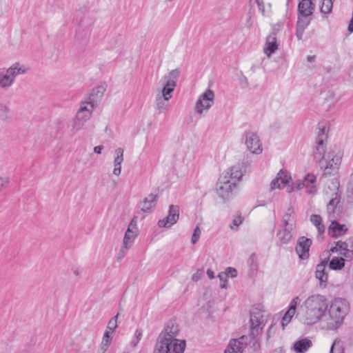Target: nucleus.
<instances>
[{
	"label": "nucleus",
	"mask_w": 353,
	"mask_h": 353,
	"mask_svg": "<svg viewBox=\"0 0 353 353\" xmlns=\"http://www.w3.org/2000/svg\"><path fill=\"white\" fill-rule=\"evenodd\" d=\"M327 312V327L334 330L343 324L350 312V304L346 299L342 298H334L329 303L325 295L313 294L301 305L296 316L301 323L311 326L321 321Z\"/></svg>",
	"instance_id": "obj_1"
},
{
	"label": "nucleus",
	"mask_w": 353,
	"mask_h": 353,
	"mask_svg": "<svg viewBox=\"0 0 353 353\" xmlns=\"http://www.w3.org/2000/svg\"><path fill=\"white\" fill-rule=\"evenodd\" d=\"M343 152L340 148L334 147L327 153L326 157L319 163L323 171V175L334 174L337 172L341 163Z\"/></svg>",
	"instance_id": "obj_2"
},
{
	"label": "nucleus",
	"mask_w": 353,
	"mask_h": 353,
	"mask_svg": "<svg viewBox=\"0 0 353 353\" xmlns=\"http://www.w3.org/2000/svg\"><path fill=\"white\" fill-rule=\"evenodd\" d=\"M28 68L19 63H15L8 68H1L0 88L3 89L10 88L19 74H26Z\"/></svg>",
	"instance_id": "obj_3"
},
{
	"label": "nucleus",
	"mask_w": 353,
	"mask_h": 353,
	"mask_svg": "<svg viewBox=\"0 0 353 353\" xmlns=\"http://www.w3.org/2000/svg\"><path fill=\"white\" fill-rule=\"evenodd\" d=\"M185 341L179 339H166L157 341L153 353H183Z\"/></svg>",
	"instance_id": "obj_4"
},
{
	"label": "nucleus",
	"mask_w": 353,
	"mask_h": 353,
	"mask_svg": "<svg viewBox=\"0 0 353 353\" xmlns=\"http://www.w3.org/2000/svg\"><path fill=\"white\" fill-rule=\"evenodd\" d=\"M340 243H347V241H338L334 242V245L330 249V252L336 253L338 255L341 256L340 257L334 256L330 261L329 268L333 270H341L345 268L346 265L353 263V260L351 257L347 256V254H344V251L341 250L339 248Z\"/></svg>",
	"instance_id": "obj_5"
},
{
	"label": "nucleus",
	"mask_w": 353,
	"mask_h": 353,
	"mask_svg": "<svg viewBox=\"0 0 353 353\" xmlns=\"http://www.w3.org/2000/svg\"><path fill=\"white\" fill-rule=\"evenodd\" d=\"M250 316V336L256 339L261 334L266 320L263 312L258 307H253Z\"/></svg>",
	"instance_id": "obj_6"
},
{
	"label": "nucleus",
	"mask_w": 353,
	"mask_h": 353,
	"mask_svg": "<svg viewBox=\"0 0 353 353\" xmlns=\"http://www.w3.org/2000/svg\"><path fill=\"white\" fill-rule=\"evenodd\" d=\"M94 109V108L93 106L90 104L88 105V103L84 101L81 103L80 108L77 111L72 125L74 132L80 130L85 123L90 119Z\"/></svg>",
	"instance_id": "obj_7"
},
{
	"label": "nucleus",
	"mask_w": 353,
	"mask_h": 353,
	"mask_svg": "<svg viewBox=\"0 0 353 353\" xmlns=\"http://www.w3.org/2000/svg\"><path fill=\"white\" fill-rule=\"evenodd\" d=\"M316 146L313 151V157L315 161L319 163L326 157L325 144L327 134L325 127H319L316 129Z\"/></svg>",
	"instance_id": "obj_8"
},
{
	"label": "nucleus",
	"mask_w": 353,
	"mask_h": 353,
	"mask_svg": "<svg viewBox=\"0 0 353 353\" xmlns=\"http://www.w3.org/2000/svg\"><path fill=\"white\" fill-rule=\"evenodd\" d=\"M228 175L221 174L216 183V193L219 197L224 201H228L232 198L233 191L236 185L232 181H230Z\"/></svg>",
	"instance_id": "obj_9"
},
{
	"label": "nucleus",
	"mask_w": 353,
	"mask_h": 353,
	"mask_svg": "<svg viewBox=\"0 0 353 353\" xmlns=\"http://www.w3.org/2000/svg\"><path fill=\"white\" fill-rule=\"evenodd\" d=\"M246 148L252 154H260L263 152V147L258 134L252 131H245L242 135Z\"/></svg>",
	"instance_id": "obj_10"
},
{
	"label": "nucleus",
	"mask_w": 353,
	"mask_h": 353,
	"mask_svg": "<svg viewBox=\"0 0 353 353\" xmlns=\"http://www.w3.org/2000/svg\"><path fill=\"white\" fill-rule=\"evenodd\" d=\"M180 70L174 69L171 70L168 74L163 77L165 83L161 90L160 97L170 100L172 98V93L176 85V81L179 76Z\"/></svg>",
	"instance_id": "obj_11"
},
{
	"label": "nucleus",
	"mask_w": 353,
	"mask_h": 353,
	"mask_svg": "<svg viewBox=\"0 0 353 353\" xmlns=\"http://www.w3.org/2000/svg\"><path fill=\"white\" fill-rule=\"evenodd\" d=\"M214 92L208 89L204 93L200 95L196 102L194 110L199 114H201L204 110H208L211 108L214 103Z\"/></svg>",
	"instance_id": "obj_12"
},
{
	"label": "nucleus",
	"mask_w": 353,
	"mask_h": 353,
	"mask_svg": "<svg viewBox=\"0 0 353 353\" xmlns=\"http://www.w3.org/2000/svg\"><path fill=\"white\" fill-rule=\"evenodd\" d=\"M314 10V5L311 0H301L298 4L299 21L311 22L312 15Z\"/></svg>",
	"instance_id": "obj_13"
},
{
	"label": "nucleus",
	"mask_w": 353,
	"mask_h": 353,
	"mask_svg": "<svg viewBox=\"0 0 353 353\" xmlns=\"http://www.w3.org/2000/svg\"><path fill=\"white\" fill-rule=\"evenodd\" d=\"M301 302V299L299 296H294L291 301L290 302L288 309L285 312L282 320H281V326L283 329L285 328V326H286L292 320V317L296 314H297L299 311H296L297 307L300 305ZM300 308L298 310H299ZM296 318H298L296 316Z\"/></svg>",
	"instance_id": "obj_14"
},
{
	"label": "nucleus",
	"mask_w": 353,
	"mask_h": 353,
	"mask_svg": "<svg viewBox=\"0 0 353 353\" xmlns=\"http://www.w3.org/2000/svg\"><path fill=\"white\" fill-rule=\"evenodd\" d=\"M248 338L242 336L239 339H231L224 353H243L247 347Z\"/></svg>",
	"instance_id": "obj_15"
},
{
	"label": "nucleus",
	"mask_w": 353,
	"mask_h": 353,
	"mask_svg": "<svg viewBox=\"0 0 353 353\" xmlns=\"http://www.w3.org/2000/svg\"><path fill=\"white\" fill-rule=\"evenodd\" d=\"M179 217V208L177 205H171L169 208L168 215L158 221L159 227L170 228L176 223Z\"/></svg>",
	"instance_id": "obj_16"
},
{
	"label": "nucleus",
	"mask_w": 353,
	"mask_h": 353,
	"mask_svg": "<svg viewBox=\"0 0 353 353\" xmlns=\"http://www.w3.org/2000/svg\"><path fill=\"white\" fill-rule=\"evenodd\" d=\"M316 176L314 174H307L303 181H299L296 183V188L301 190L305 188L307 193L314 194L316 192Z\"/></svg>",
	"instance_id": "obj_17"
},
{
	"label": "nucleus",
	"mask_w": 353,
	"mask_h": 353,
	"mask_svg": "<svg viewBox=\"0 0 353 353\" xmlns=\"http://www.w3.org/2000/svg\"><path fill=\"white\" fill-rule=\"evenodd\" d=\"M179 327L174 321H170L167 323L163 331L158 336L157 341L166 339H176L179 334Z\"/></svg>",
	"instance_id": "obj_18"
},
{
	"label": "nucleus",
	"mask_w": 353,
	"mask_h": 353,
	"mask_svg": "<svg viewBox=\"0 0 353 353\" xmlns=\"http://www.w3.org/2000/svg\"><path fill=\"white\" fill-rule=\"evenodd\" d=\"M245 173V169L243 164L238 163L232 166L227 171L223 172V175H228L230 181H232L237 185V183L241 180Z\"/></svg>",
	"instance_id": "obj_19"
},
{
	"label": "nucleus",
	"mask_w": 353,
	"mask_h": 353,
	"mask_svg": "<svg viewBox=\"0 0 353 353\" xmlns=\"http://www.w3.org/2000/svg\"><path fill=\"white\" fill-rule=\"evenodd\" d=\"M312 241L305 236L299 239L296 247V252L301 259H307L309 257L310 248Z\"/></svg>",
	"instance_id": "obj_20"
},
{
	"label": "nucleus",
	"mask_w": 353,
	"mask_h": 353,
	"mask_svg": "<svg viewBox=\"0 0 353 353\" xmlns=\"http://www.w3.org/2000/svg\"><path fill=\"white\" fill-rule=\"evenodd\" d=\"M291 179V176L286 171L280 170L275 179L270 183V190L283 188Z\"/></svg>",
	"instance_id": "obj_21"
},
{
	"label": "nucleus",
	"mask_w": 353,
	"mask_h": 353,
	"mask_svg": "<svg viewBox=\"0 0 353 353\" xmlns=\"http://www.w3.org/2000/svg\"><path fill=\"white\" fill-rule=\"evenodd\" d=\"M104 91L105 88L103 86H97L93 88L84 101L87 102L88 105L90 104L94 108L97 107L98 103L103 96Z\"/></svg>",
	"instance_id": "obj_22"
},
{
	"label": "nucleus",
	"mask_w": 353,
	"mask_h": 353,
	"mask_svg": "<svg viewBox=\"0 0 353 353\" xmlns=\"http://www.w3.org/2000/svg\"><path fill=\"white\" fill-rule=\"evenodd\" d=\"M327 259H325L316 267L315 277L320 281V285L325 287L328 280V274L326 272Z\"/></svg>",
	"instance_id": "obj_23"
},
{
	"label": "nucleus",
	"mask_w": 353,
	"mask_h": 353,
	"mask_svg": "<svg viewBox=\"0 0 353 353\" xmlns=\"http://www.w3.org/2000/svg\"><path fill=\"white\" fill-rule=\"evenodd\" d=\"M347 231V228L344 224H340L334 220H331L328 228V234L330 236L338 238L344 235Z\"/></svg>",
	"instance_id": "obj_24"
},
{
	"label": "nucleus",
	"mask_w": 353,
	"mask_h": 353,
	"mask_svg": "<svg viewBox=\"0 0 353 353\" xmlns=\"http://www.w3.org/2000/svg\"><path fill=\"white\" fill-rule=\"evenodd\" d=\"M157 201V194H149L146 198L144 199V200L140 204L141 211L147 213L150 212L154 208Z\"/></svg>",
	"instance_id": "obj_25"
},
{
	"label": "nucleus",
	"mask_w": 353,
	"mask_h": 353,
	"mask_svg": "<svg viewBox=\"0 0 353 353\" xmlns=\"http://www.w3.org/2000/svg\"><path fill=\"white\" fill-rule=\"evenodd\" d=\"M312 345V341L307 338H304L294 342L293 350L296 353H305Z\"/></svg>",
	"instance_id": "obj_26"
},
{
	"label": "nucleus",
	"mask_w": 353,
	"mask_h": 353,
	"mask_svg": "<svg viewBox=\"0 0 353 353\" xmlns=\"http://www.w3.org/2000/svg\"><path fill=\"white\" fill-rule=\"evenodd\" d=\"M266 47L264 48V52L268 57H270L272 54L275 52L278 49V45L276 43V38L275 34H272L267 37L266 39Z\"/></svg>",
	"instance_id": "obj_27"
},
{
	"label": "nucleus",
	"mask_w": 353,
	"mask_h": 353,
	"mask_svg": "<svg viewBox=\"0 0 353 353\" xmlns=\"http://www.w3.org/2000/svg\"><path fill=\"white\" fill-rule=\"evenodd\" d=\"M292 226L291 225L283 226V229L278 232L277 236L281 243L287 244L291 241L292 238Z\"/></svg>",
	"instance_id": "obj_28"
},
{
	"label": "nucleus",
	"mask_w": 353,
	"mask_h": 353,
	"mask_svg": "<svg viewBox=\"0 0 353 353\" xmlns=\"http://www.w3.org/2000/svg\"><path fill=\"white\" fill-rule=\"evenodd\" d=\"M131 225L132 223H130L124 235L123 243L125 249H128L132 245L137 236L136 231H133L132 229H130Z\"/></svg>",
	"instance_id": "obj_29"
},
{
	"label": "nucleus",
	"mask_w": 353,
	"mask_h": 353,
	"mask_svg": "<svg viewBox=\"0 0 353 353\" xmlns=\"http://www.w3.org/2000/svg\"><path fill=\"white\" fill-rule=\"evenodd\" d=\"M169 100L160 97L159 94L157 95L155 99V109L159 114L165 112L168 108V101Z\"/></svg>",
	"instance_id": "obj_30"
},
{
	"label": "nucleus",
	"mask_w": 353,
	"mask_h": 353,
	"mask_svg": "<svg viewBox=\"0 0 353 353\" xmlns=\"http://www.w3.org/2000/svg\"><path fill=\"white\" fill-rule=\"evenodd\" d=\"M310 221L316 226L319 233L318 237L321 238V235L325 232V226L322 223L321 217L318 214H312L310 216Z\"/></svg>",
	"instance_id": "obj_31"
},
{
	"label": "nucleus",
	"mask_w": 353,
	"mask_h": 353,
	"mask_svg": "<svg viewBox=\"0 0 353 353\" xmlns=\"http://www.w3.org/2000/svg\"><path fill=\"white\" fill-rule=\"evenodd\" d=\"M110 334L111 332L110 331L105 330L102 339L100 348L99 350V353H105L107 352L112 341Z\"/></svg>",
	"instance_id": "obj_32"
},
{
	"label": "nucleus",
	"mask_w": 353,
	"mask_h": 353,
	"mask_svg": "<svg viewBox=\"0 0 353 353\" xmlns=\"http://www.w3.org/2000/svg\"><path fill=\"white\" fill-rule=\"evenodd\" d=\"M339 245L341 250L344 251L343 253L353 260V238L347 239V243H340Z\"/></svg>",
	"instance_id": "obj_33"
},
{
	"label": "nucleus",
	"mask_w": 353,
	"mask_h": 353,
	"mask_svg": "<svg viewBox=\"0 0 353 353\" xmlns=\"http://www.w3.org/2000/svg\"><path fill=\"white\" fill-rule=\"evenodd\" d=\"M283 226L293 225L294 222V211L292 208H289L283 216Z\"/></svg>",
	"instance_id": "obj_34"
},
{
	"label": "nucleus",
	"mask_w": 353,
	"mask_h": 353,
	"mask_svg": "<svg viewBox=\"0 0 353 353\" xmlns=\"http://www.w3.org/2000/svg\"><path fill=\"white\" fill-rule=\"evenodd\" d=\"M332 184L334 188V192L332 193V195H334V197L331 199L327 204L332 208H336L337 204L339 203V197L336 192V190L339 189V183L337 181L336 179H333L332 181Z\"/></svg>",
	"instance_id": "obj_35"
},
{
	"label": "nucleus",
	"mask_w": 353,
	"mask_h": 353,
	"mask_svg": "<svg viewBox=\"0 0 353 353\" xmlns=\"http://www.w3.org/2000/svg\"><path fill=\"white\" fill-rule=\"evenodd\" d=\"M320 12L322 14L327 15L332 10L333 7L332 0H321Z\"/></svg>",
	"instance_id": "obj_36"
},
{
	"label": "nucleus",
	"mask_w": 353,
	"mask_h": 353,
	"mask_svg": "<svg viewBox=\"0 0 353 353\" xmlns=\"http://www.w3.org/2000/svg\"><path fill=\"white\" fill-rule=\"evenodd\" d=\"M310 22H306L297 20L296 36L299 40L302 39L303 32L306 28L310 25Z\"/></svg>",
	"instance_id": "obj_37"
},
{
	"label": "nucleus",
	"mask_w": 353,
	"mask_h": 353,
	"mask_svg": "<svg viewBox=\"0 0 353 353\" xmlns=\"http://www.w3.org/2000/svg\"><path fill=\"white\" fill-rule=\"evenodd\" d=\"M259 10L263 16H268L271 12V4L268 3L265 8L263 0H255Z\"/></svg>",
	"instance_id": "obj_38"
},
{
	"label": "nucleus",
	"mask_w": 353,
	"mask_h": 353,
	"mask_svg": "<svg viewBox=\"0 0 353 353\" xmlns=\"http://www.w3.org/2000/svg\"><path fill=\"white\" fill-rule=\"evenodd\" d=\"M119 314L115 315L113 318H112L108 324L106 330L110 331L111 333L114 332V330L117 327V319H118Z\"/></svg>",
	"instance_id": "obj_39"
},
{
	"label": "nucleus",
	"mask_w": 353,
	"mask_h": 353,
	"mask_svg": "<svg viewBox=\"0 0 353 353\" xmlns=\"http://www.w3.org/2000/svg\"><path fill=\"white\" fill-rule=\"evenodd\" d=\"M10 109L7 105L0 103V117L3 119H8L10 118Z\"/></svg>",
	"instance_id": "obj_40"
},
{
	"label": "nucleus",
	"mask_w": 353,
	"mask_h": 353,
	"mask_svg": "<svg viewBox=\"0 0 353 353\" xmlns=\"http://www.w3.org/2000/svg\"><path fill=\"white\" fill-rule=\"evenodd\" d=\"M142 337V331L141 330H136L134 336L132 337L130 345L132 347H134L140 341Z\"/></svg>",
	"instance_id": "obj_41"
},
{
	"label": "nucleus",
	"mask_w": 353,
	"mask_h": 353,
	"mask_svg": "<svg viewBox=\"0 0 353 353\" xmlns=\"http://www.w3.org/2000/svg\"><path fill=\"white\" fill-rule=\"evenodd\" d=\"M115 154L114 163L121 164L123 161V150L121 148H118L115 150Z\"/></svg>",
	"instance_id": "obj_42"
},
{
	"label": "nucleus",
	"mask_w": 353,
	"mask_h": 353,
	"mask_svg": "<svg viewBox=\"0 0 353 353\" xmlns=\"http://www.w3.org/2000/svg\"><path fill=\"white\" fill-rule=\"evenodd\" d=\"M242 221L243 218L241 216V215H239L233 219L232 224L230 225V228L233 230H236L238 227L242 223Z\"/></svg>",
	"instance_id": "obj_43"
},
{
	"label": "nucleus",
	"mask_w": 353,
	"mask_h": 353,
	"mask_svg": "<svg viewBox=\"0 0 353 353\" xmlns=\"http://www.w3.org/2000/svg\"><path fill=\"white\" fill-rule=\"evenodd\" d=\"M218 277L221 281V284H220L221 288H227V282H228L227 274H225L223 272H221L219 274Z\"/></svg>",
	"instance_id": "obj_44"
},
{
	"label": "nucleus",
	"mask_w": 353,
	"mask_h": 353,
	"mask_svg": "<svg viewBox=\"0 0 353 353\" xmlns=\"http://www.w3.org/2000/svg\"><path fill=\"white\" fill-rule=\"evenodd\" d=\"M201 230L199 228V227L197 225L196 226V228H194V232H193V234H192V243L193 244H195L199 239L200 238V235H201Z\"/></svg>",
	"instance_id": "obj_45"
},
{
	"label": "nucleus",
	"mask_w": 353,
	"mask_h": 353,
	"mask_svg": "<svg viewBox=\"0 0 353 353\" xmlns=\"http://www.w3.org/2000/svg\"><path fill=\"white\" fill-rule=\"evenodd\" d=\"M225 274H227V277H231V278H235L237 276V270L232 267H228L225 269V271L224 272Z\"/></svg>",
	"instance_id": "obj_46"
},
{
	"label": "nucleus",
	"mask_w": 353,
	"mask_h": 353,
	"mask_svg": "<svg viewBox=\"0 0 353 353\" xmlns=\"http://www.w3.org/2000/svg\"><path fill=\"white\" fill-rule=\"evenodd\" d=\"M9 183L8 178H4L0 176V192L7 187Z\"/></svg>",
	"instance_id": "obj_47"
},
{
	"label": "nucleus",
	"mask_w": 353,
	"mask_h": 353,
	"mask_svg": "<svg viewBox=\"0 0 353 353\" xmlns=\"http://www.w3.org/2000/svg\"><path fill=\"white\" fill-rule=\"evenodd\" d=\"M334 210L335 208H332L328 204L327 205V212L328 214V216L330 219V221L332 220V219L334 218Z\"/></svg>",
	"instance_id": "obj_48"
},
{
	"label": "nucleus",
	"mask_w": 353,
	"mask_h": 353,
	"mask_svg": "<svg viewBox=\"0 0 353 353\" xmlns=\"http://www.w3.org/2000/svg\"><path fill=\"white\" fill-rule=\"evenodd\" d=\"M125 250L124 248V247L123 246L122 248L121 249L119 254H118V259L120 260L121 259H123L125 254Z\"/></svg>",
	"instance_id": "obj_49"
},
{
	"label": "nucleus",
	"mask_w": 353,
	"mask_h": 353,
	"mask_svg": "<svg viewBox=\"0 0 353 353\" xmlns=\"http://www.w3.org/2000/svg\"><path fill=\"white\" fill-rule=\"evenodd\" d=\"M103 149V145H98V146H96L94 148V152L96 153V154H101V151Z\"/></svg>",
	"instance_id": "obj_50"
},
{
	"label": "nucleus",
	"mask_w": 353,
	"mask_h": 353,
	"mask_svg": "<svg viewBox=\"0 0 353 353\" xmlns=\"http://www.w3.org/2000/svg\"><path fill=\"white\" fill-rule=\"evenodd\" d=\"M206 273L209 279H212L214 278V272L211 269H208Z\"/></svg>",
	"instance_id": "obj_51"
},
{
	"label": "nucleus",
	"mask_w": 353,
	"mask_h": 353,
	"mask_svg": "<svg viewBox=\"0 0 353 353\" xmlns=\"http://www.w3.org/2000/svg\"><path fill=\"white\" fill-rule=\"evenodd\" d=\"M330 353H341V350L339 349L336 350V343H334L330 348Z\"/></svg>",
	"instance_id": "obj_52"
},
{
	"label": "nucleus",
	"mask_w": 353,
	"mask_h": 353,
	"mask_svg": "<svg viewBox=\"0 0 353 353\" xmlns=\"http://www.w3.org/2000/svg\"><path fill=\"white\" fill-rule=\"evenodd\" d=\"M201 275L199 274V272H196V274H194L192 275V279L194 281H197L200 279Z\"/></svg>",
	"instance_id": "obj_53"
},
{
	"label": "nucleus",
	"mask_w": 353,
	"mask_h": 353,
	"mask_svg": "<svg viewBox=\"0 0 353 353\" xmlns=\"http://www.w3.org/2000/svg\"><path fill=\"white\" fill-rule=\"evenodd\" d=\"M121 172V169L114 168V170H113V174L116 176L120 175Z\"/></svg>",
	"instance_id": "obj_54"
},
{
	"label": "nucleus",
	"mask_w": 353,
	"mask_h": 353,
	"mask_svg": "<svg viewBox=\"0 0 353 353\" xmlns=\"http://www.w3.org/2000/svg\"><path fill=\"white\" fill-rule=\"evenodd\" d=\"M315 59H316V56H315V55H312V56L309 55V56H307V61H308L309 62H313V61H314Z\"/></svg>",
	"instance_id": "obj_55"
},
{
	"label": "nucleus",
	"mask_w": 353,
	"mask_h": 353,
	"mask_svg": "<svg viewBox=\"0 0 353 353\" xmlns=\"http://www.w3.org/2000/svg\"><path fill=\"white\" fill-rule=\"evenodd\" d=\"M254 257H255V255L254 254H252L250 256V259H249V263L250 261H251L252 263L254 261Z\"/></svg>",
	"instance_id": "obj_56"
},
{
	"label": "nucleus",
	"mask_w": 353,
	"mask_h": 353,
	"mask_svg": "<svg viewBox=\"0 0 353 353\" xmlns=\"http://www.w3.org/2000/svg\"><path fill=\"white\" fill-rule=\"evenodd\" d=\"M114 168L121 169V164L114 163Z\"/></svg>",
	"instance_id": "obj_57"
},
{
	"label": "nucleus",
	"mask_w": 353,
	"mask_h": 353,
	"mask_svg": "<svg viewBox=\"0 0 353 353\" xmlns=\"http://www.w3.org/2000/svg\"><path fill=\"white\" fill-rule=\"evenodd\" d=\"M74 274H75L76 275H78V274H79L78 271H77V270H75V271H74Z\"/></svg>",
	"instance_id": "obj_58"
},
{
	"label": "nucleus",
	"mask_w": 353,
	"mask_h": 353,
	"mask_svg": "<svg viewBox=\"0 0 353 353\" xmlns=\"http://www.w3.org/2000/svg\"><path fill=\"white\" fill-rule=\"evenodd\" d=\"M243 80L245 81V83H247V79H246V77H243Z\"/></svg>",
	"instance_id": "obj_59"
},
{
	"label": "nucleus",
	"mask_w": 353,
	"mask_h": 353,
	"mask_svg": "<svg viewBox=\"0 0 353 353\" xmlns=\"http://www.w3.org/2000/svg\"><path fill=\"white\" fill-rule=\"evenodd\" d=\"M123 353H129V352H124Z\"/></svg>",
	"instance_id": "obj_60"
}]
</instances>
